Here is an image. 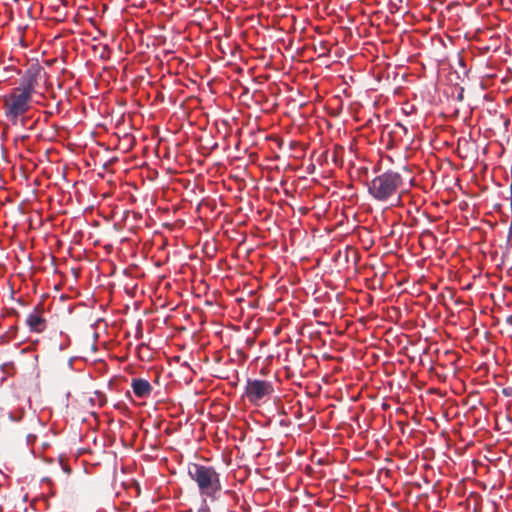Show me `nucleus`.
Returning a JSON list of instances; mask_svg holds the SVG:
<instances>
[{
	"mask_svg": "<svg viewBox=\"0 0 512 512\" xmlns=\"http://www.w3.org/2000/svg\"><path fill=\"white\" fill-rule=\"evenodd\" d=\"M9 416V419L13 422H18L22 419L23 417V412L19 411V412H16V413H13V412H9L8 414Z\"/></svg>",
	"mask_w": 512,
	"mask_h": 512,
	"instance_id": "nucleus-7",
	"label": "nucleus"
},
{
	"mask_svg": "<svg viewBox=\"0 0 512 512\" xmlns=\"http://www.w3.org/2000/svg\"><path fill=\"white\" fill-rule=\"evenodd\" d=\"M26 324L31 332L41 333L46 329V321L40 315L39 307H35L26 318Z\"/></svg>",
	"mask_w": 512,
	"mask_h": 512,
	"instance_id": "nucleus-5",
	"label": "nucleus"
},
{
	"mask_svg": "<svg viewBox=\"0 0 512 512\" xmlns=\"http://www.w3.org/2000/svg\"><path fill=\"white\" fill-rule=\"evenodd\" d=\"M274 392L273 384L266 380L248 379L245 387L246 397L250 403L259 405Z\"/></svg>",
	"mask_w": 512,
	"mask_h": 512,
	"instance_id": "nucleus-4",
	"label": "nucleus"
},
{
	"mask_svg": "<svg viewBox=\"0 0 512 512\" xmlns=\"http://www.w3.org/2000/svg\"><path fill=\"white\" fill-rule=\"evenodd\" d=\"M188 475L196 483L198 493L203 500L214 502L220 498L222 484L220 473L215 467L200 463L188 465Z\"/></svg>",
	"mask_w": 512,
	"mask_h": 512,
	"instance_id": "nucleus-2",
	"label": "nucleus"
},
{
	"mask_svg": "<svg viewBox=\"0 0 512 512\" xmlns=\"http://www.w3.org/2000/svg\"><path fill=\"white\" fill-rule=\"evenodd\" d=\"M403 184V178L398 172L387 171L376 176L368 186L372 198L379 202H386L396 198L400 201L398 190Z\"/></svg>",
	"mask_w": 512,
	"mask_h": 512,
	"instance_id": "nucleus-3",
	"label": "nucleus"
},
{
	"mask_svg": "<svg viewBox=\"0 0 512 512\" xmlns=\"http://www.w3.org/2000/svg\"><path fill=\"white\" fill-rule=\"evenodd\" d=\"M197 512H211L209 507L205 506V507H202L200 508Z\"/></svg>",
	"mask_w": 512,
	"mask_h": 512,
	"instance_id": "nucleus-9",
	"label": "nucleus"
},
{
	"mask_svg": "<svg viewBox=\"0 0 512 512\" xmlns=\"http://www.w3.org/2000/svg\"><path fill=\"white\" fill-rule=\"evenodd\" d=\"M131 388L134 395L142 399L150 397L153 390V387L149 381L143 378H133L131 382Z\"/></svg>",
	"mask_w": 512,
	"mask_h": 512,
	"instance_id": "nucleus-6",
	"label": "nucleus"
},
{
	"mask_svg": "<svg viewBox=\"0 0 512 512\" xmlns=\"http://www.w3.org/2000/svg\"><path fill=\"white\" fill-rule=\"evenodd\" d=\"M502 394H503L505 397H512V387H511V386L504 387V388L502 389Z\"/></svg>",
	"mask_w": 512,
	"mask_h": 512,
	"instance_id": "nucleus-8",
	"label": "nucleus"
},
{
	"mask_svg": "<svg viewBox=\"0 0 512 512\" xmlns=\"http://www.w3.org/2000/svg\"><path fill=\"white\" fill-rule=\"evenodd\" d=\"M36 86L37 71L28 70L21 78L20 85L4 96V115L9 122L17 124L21 117L30 110Z\"/></svg>",
	"mask_w": 512,
	"mask_h": 512,
	"instance_id": "nucleus-1",
	"label": "nucleus"
}]
</instances>
